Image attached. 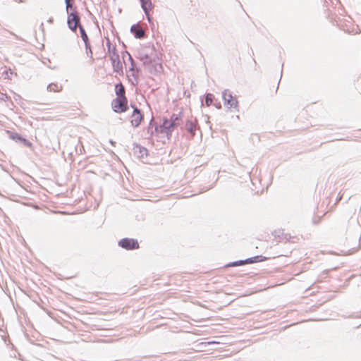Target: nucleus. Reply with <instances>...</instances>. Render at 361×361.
Segmentation results:
<instances>
[{"mask_svg": "<svg viewBox=\"0 0 361 361\" xmlns=\"http://www.w3.org/2000/svg\"><path fill=\"white\" fill-rule=\"evenodd\" d=\"M182 122L181 114H173L169 119H165L161 126V132L166 134H171L175 128L180 125Z\"/></svg>", "mask_w": 361, "mask_h": 361, "instance_id": "1", "label": "nucleus"}, {"mask_svg": "<svg viewBox=\"0 0 361 361\" xmlns=\"http://www.w3.org/2000/svg\"><path fill=\"white\" fill-rule=\"evenodd\" d=\"M143 120V116L137 108H135L130 116V123L133 126L137 127Z\"/></svg>", "mask_w": 361, "mask_h": 361, "instance_id": "7", "label": "nucleus"}, {"mask_svg": "<svg viewBox=\"0 0 361 361\" xmlns=\"http://www.w3.org/2000/svg\"><path fill=\"white\" fill-rule=\"evenodd\" d=\"M110 58L112 61L114 70L116 73H121L123 71V66L119 59V56L116 54H114L111 56Z\"/></svg>", "mask_w": 361, "mask_h": 361, "instance_id": "8", "label": "nucleus"}, {"mask_svg": "<svg viewBox=\"0 0 361 361\" xmlns=\"http://www.w3.org/2000/svg\"><path fill=\"white\" fill-rule=\"evenodd\" d=\"M185 128H186V130L189 133H190L192 135L195 134V126L194 125V123L191 121H186V123H185Z\"/></svg>", "mask_w": 361, "mask_h": 361, "instance_id": "13", "label": "nucleus"}, {"mask_svg": "<svg viewBox=\"0 0 361 361\" xmlns=\"http://www.w3.org/2000/svg\"><path fill=\"white\" fill-rule=\"evenodd\" d=\"M71 0H65L66 4V10L68 11L69 8H72V4L71 3Z\"/></svg>", "mask_w": 361, "mask_h": 361, "instance_id": "16", "label": "nucleus"}, {"mask_svg": "<svg viewBox=\"0 0 361 361\" xmlns=\"http://www.w3.org/2000/svg\"><path fill=\"white\" fill-rule=\"evenodd\" d=\"M222 97L225 106L235 111L238 110V102L236 98L233 97L229 91L225 90Z\"/></svg>", "mask_w": 361, "mask_h": 361, "instance_id": "3", "label": "nucleus"}, {"mask_svg": "<svg viewBox=\"0 0 361 361\" xmlns=\"http://www.w3.org/2000/svg\"><path fill=\"white\" fill-rule=\"evenodd\" d=\"M140 1H141L142 7L145 12L148 20H150L149 12L153 8V5L152 4V1H151V0H140Z\"/></svg>", "mask_w": 361, "mask_h": 361, "instance_id": "9", "label": "nucleus"}, {"mask_svg": "<svg viewBox=\"0 0 361 361\" xmlns=\"http://www.w3.org/2000/svg\"><path fill=\"white\" fill-rule=\"evenodd\" d=\"M19 139L21 140V138H19ZM22 140H23L25 142H26L25 139H22Z\"/></svg>", "mask_w": 361, "mask_h": 361, "instance_id": "17", "label": "nucleus"}, {"mask_svg": "<svg viewBox=\"0 0 361 361\" xmlns=\"http://www.w3.org/2000/svg\"><path fill=\"white\" fill-rule=\"evenodd\" d=\"M111 107L116 113L126 112L128 109L127 97H116L111 102Z\"/></svg>", "mask_w": 361, "mask_h": 361, "instance_id": "2", "label": "nucleus"}, {"mask_svg": "<svg viewBox=\"0 0 361 361\" xmlns=\"http://www.w3.org/2000/svg\"><path fill=\"white\" fill-rule=\"evenodd\" d=\"M267 259V257H263V256H256V257H252V258H249V259H247L246 260H240V261L234 262H233L231 264H227L226 267H236V266L243 265V264H245L263 262V261H265Z\"/></svg>", "mask_w": 361, "mask_h": 361, "instance_id": "4", "label": "nucleus"}, {"mask_svg": "<svg viewBox=\"0 0 361 361\" xmlns=\"http://www.w3.org/2000/svg\"><path fill=\"white\" fill-rule=\"evenodd\" d=\"M47 90L49 92H59L62 90V85L59 83H51L48 85Z\"/></svg>", "mask_w": 361, "mask_h": 361, "instance_id": "12", "label": "nucleus"}, {"mask_svg": "<svg viewBox=\"0 0 361 361\" xmlns=\"http://www.w3.org/2000/svg\"><path fill=\"white\" fill-rule=\"evenodd\" d=\"M119 245L127 250L137 249L139 244L137 240L132 238H123L118 243Z\"/></svg>", "mask_w": 361, "mask_h": 361, "instance_id": "6", "label": "nucleus"}, {"mask_svg": "<svg viewBox=\"0 0 361 361\" xmlns=\"http://www.w3.org/2000/svg\"><path fill=\"white\" fill-rule=\"evenodd\" d=\"M79 28H80V31L81 37H82V40L85 42V44L87 45V42H88L87 35L82 25H79Z\"/></svg>", "mask_w": 361, "mask_h": 361, "instance_id": "14", "label": "nucleus"}, {"mask_svg": "<svg viewBox=\"0 0 361 361\" xmlns=\"http://www.w3.org/2000/svg\"><path fill=\"white\" fill-rule=\"evenodd\" d=\"M131 32L135 35L137 38H142L144 37L145 32L142 28L139 25H133L131 27Z\"/></svg>", "mask_w": 361, "mask_h": 361, "instance_id": "10", "label": "nucleus"}, {"mask_svg": "<svg viewBox=\"0 0 361 361\" xmlns=\"http://www.w3.org/2000/svg\"><path fill=\"white\" fill-rule=\"evenodd\" d=\"M67 23L71 30L75 31L77 27L80 25V17L75 13H71L68 16Z\"/></svg>", "mask_w": 361, "mask_h": 361, "instance_id": "5", "label": "nucleus"}, {"mask_svg": "<svg viewBox=\"0 0 361 361\" xmlns=\"http://www.w3.org/2000/svg\"><path fill=\"white\" fill-rule=\"evenodd\" d=\"M214 98V97L212 94L209 93L206 95L205 103L207 106H209L212 104Z\"/></svg>", "mask_w": 361, "mask_h": 361, "instance_id": "15", "label": "nucleus"}, {"mask_svg": "<svg viewBox=\"0 0 361 361\" xmlns=\"http://www.w3.org/2000/svg\"><path fill=\"white\" fill-rule=\"evenodd\" d=\"M116 97H126V90L122 83L116 85L115 86Z\"/></svg>", "mask_w": 361, "mask_h": 361, "instance_id": "11", "label": "nucleus"}]
</instances>
